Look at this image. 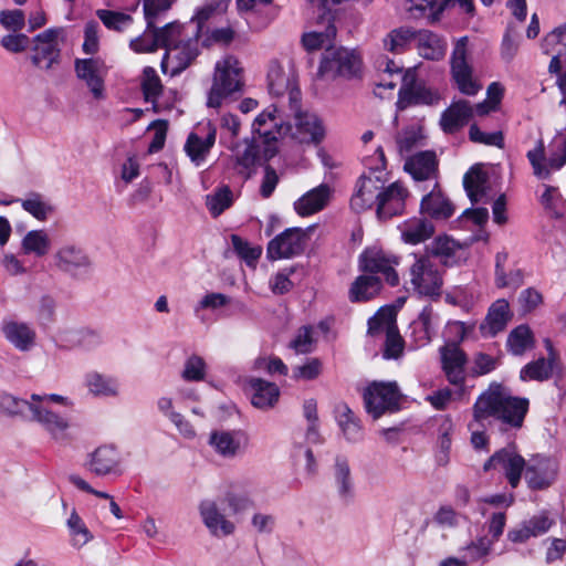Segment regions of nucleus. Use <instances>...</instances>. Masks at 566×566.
<instances>
[{"label": "nucleus", "instance_id": "37998d69", "mask_svg": "<svg viewBox=\"0 0 566 566\" xmlns=\"http://www.w3.org/2000/svg\"><path fill=\"white\" fill-rule=\"evenodd\" d=\"M459 250L457 242L448 237L436 238L428 248V255L430 259H439L444 266L453 265L455 254Z\"/></svg>", "mask_w": 566, "mask_h": 566}, {"label": "nucleus", "instance_id": "4d7b16f0", "mask_svg": "<svg viewBox=\"0 0 566 566\" xmlns=\"http://www.w3.org/2000/svg\"><path fill=\"white\" fill-rule=\"evenodd\" d=\"M443 0H406L405 9L412 18H420L426 14L427 11L430 14H437L441 12V2Z\"/></svg>", "mask_w": 566, "mask_h": 566}, {"label": "nucleus", "instance_id": "c756f323", "mask_svg": "<svg viewBox=\"0 0 566 566\" xmlns=\"http://www.w3.org/2000/svg\"><path fill=\"white\" fill-rule=\"evenodd\" d=\"M2 332L6 339L21 352L30 350L35 344L36 333L27 323L6 322Z\"/></svg>", "mask_w": 566, "mask_h": 566}, {"label": "nucleus", "instance_id": "423d86ee", "mask_svg": "<svg viewBox=\"0 0 566 566\" xmlns=\"http://www.w3.org/2000/svg\"><path fill=\"white\" fill-rule=\"evenodd\" d=\"M360 61L345 48H326L317 76L322 78L352 77L359 71Z\"/></svg>", "mask_w": 566, "mask_h": 566}, {"label": "nucleus", "instance_id": "473e14b6", "mask_svg": "<svg viewBox=\"0 0 566 566\" xmlns=\"http://www.w3.org/2000/svg\"><path fill=\"white\" fill-rule=\"evenodd\" d=\"M416 40L418 53L423 59L438 61L444 56L447 43L433 32L419 30Z\"/></svg>", "mask_w": 566, "mask_h": 566}, {"label": "nucleus", "instance_id": "f704fd0d", "mask_svg": "<svg viewBox=\"0 0 566 566\" xmlns=\"http://www.w3.org/2000/svg\"><path fill=\"white\" fill-rule=\"evenodd\" d=\"M216 142V129L210 128L207 136L201 138L196 133H190L185 144V150L191 161L197 166L200 165Z\"/></svg>", "mask_w": 566, "mask_h": 566}, {"label": "nucleus", "instance_id": "ea45409f", "mask_svg": "<svg viewBox=\"0 0 566 566\" xmlns=\"http://www.w3.org/2000/svg\"><path fill=\"white\" fill-rule=\"evenodd\" d=\"M417 31L410 27H399L391 30L384 39L382 46L394 54H401L407 51L410 43L416 40Z\"/></svg>", "mask_w": 566, "mask_h": 566}, {"label": "nucleus", "instance_id": "864d4df0", "mask_svg": "<svg viewBox=\"0 0 566 566\" xmlns=\"http://www.w3.org/2000/svg\"><path fill=\"white\" fill-rule=\"evenodd\" d=\"M206 205L210 213L218 217L232 205V191L229 187H222L214 193L207 196Z\"/></svg>", "mask_w": 566, "mask_h": 566}, {"label": "nucleus", "instance_id": "20e7f679", "mask_svg": "<svg viewBox=\"0 0 566 566\" xmlns=\"http://www.w3.org/2000/svg\"><path fill=\"white\" fill-rule=\"evenodd\" d=\"M366 410L374 419L400 409L402 395L396 381H373L364 391Z\"/></svg>", "mask_w": 566, "mask_h": 566}, {"label": "nucleus", "instance_id": "f257e3e1", "mask_svg": "<svg viewBox=\"0 0 566 566\" xmlns=\"http://www.w3.org/2000/svg\"><path fill=\"white\" fill-rule=\"evenodd\" d=\"M527 398L515 397L501 385H491L483 391L473 405V421L470 428L482 424L486 419L500 421L511 429H521L528 411Z\"/></svg>", "mask_w": 566, "mask_h": 566}, {"label": "nucleus", "instance_id": "39448f33", "mask_svg": "<svg viewBox=\"0 0 566 566\" xmlns=\"http://www.w3.org/2000/svg\"><path fill=\"white\" fill-rule=\"evenodd\" d=\"M262 140L256 136L245 137L242 140L231 143L228 148L231 151L229 160L235 172L242 180L250 179L262 160L268 161L263 156Z\"/></svg>", "mask_w": 566, "mask_h": 566}, {"label": "nucleus", "instance_id": "b1692460", "mask_svg": "<svg viewBox=\"0 0 566 566\" xmlns=\"http://www.w3.org/2000/svg\"><path fill=\"white\" fill-rule=\"evenodd\" d=\"M269 90L272 95L282 96L289 94L290 106L294 107L301 102V92L296 87L295 77L292 72H285L280 65H272L269 74Z\"/></svg>", "mask_w": 566, "mask_h": 566}, {"label": "nucleus", "instance_id": "bf43d9fd", "mask_svg": "<svg viewBox=\"0 0 566 566\" xmlns=\"http://www.w3.org/2000/svg\"><path fill=\"white\" fill-rule=\"evenodd\" d=\"M0 24L12 32H19L25 27V15L20 9L0 11Z\"/></svg>", "mask_w": 566, "mask_h": 566}, {"label": "nucleus", "instance_id": "0e129e2a", "mask_svg": "<svg viewBox=\"0 0 566 566\" xmlns=\"http://www.w3.org/2000/svg\"><path fill=\"white\" fill-rule=\"evenodd\" d=\"M231 240L235 252L248 263L256 261L260 258L262 253L260 247H251L248 241L241 239L239 235H232Z\"/></svg>", "mask_w": 566, "mask_h": 566}, {"label": "nucleus", "instance_id": "393cba45", "mask_svg": "<svg viewBox=\"0 0 566 566\" xmlns=\"http://www.w3.org/2000/svg\"><path fill=\"white\" fill-rule=\"evenodd\" d=\"M247 443L248 439L241 431H213L209 437V444L223 458H234Z\"/></svg>", "mask_w": 566, "mask_h": 566}, {"label": "nucleus", "instance_id": "69168bd1", "mask_svg": "<svg viewBox=\"0 0 566 566\" xmlns=\"http://www.w3.org/2000/svg\"><path fill=\"white\" fill-rule=\"evenodd\" d=\"M98 24L95 21H88L84 29V42L82 49L85 54L93 55L97 53L99 49L98 41Z\"/></svg>", "mask_w": 566, "mask_h": 566}, {"label": "nucleus", "instance_id": "13d9d810", "mask_svg": "<svg viewBox=\"0 0 566 566\" xmlns=\"http://www.w3.org/2000/svg\"><path fill=\"white\" fill-rule=\"evenodd\" d=\"M175 0H143L144 15L147 28L153 29L157 18L168 11Z\"/></svg>", "mask_w": 566, "mask_h": 566}, {"label": "nucleus", "instance_id": "9d476101", "mask_svg": "<svg viewBox=\"0 0 566 566\" xmlns=\"http://www.w3.org/2000/svg\"><path fill=\"white\" fill-rule=\"evenodd\" d=\"M410 283L418 294L433 297L440 296L443 280L433 260L422 256L410 268Z\"/></svg>", "mask_w": 566, "mask_h": 566}, {"label": "nucleus", "instance_id": "338daca9", "mask_svg": "<svg viewBox=\"0 0 566 566\" xmlns=\"http://www.w3.org/2000/svg\"><path fill=\"white\" fill-rule=\"evenodd\" d=\"M30 401L19 399L10 394L0 392V409L9 415H20L29 408Z\"/></svg>", "mask_w": 566, "mask_h": 566}, {"label": "nucleus", "instance_id": "e433bc0d", "mask_svg": "<svg viewBox=\"0 0 566 566\" xmlns=\"http://www.w3.org/2000/svg\"><path fill=\"white\" fill-rule=\"evenodd\" d=\"M510 321V306L505 300H497L489 310L485 324L481 325L484 334L491 336L503 331Z\"/></svg>", "mask_w": 566, "mask_h": 566}, {"label": "nucleus", "instance_id": "6e6d98bb", "mask_svg": "<svg viewBox=\"0 0 566 566\" xmlns=\"http://www.w3.org/2000/svg\"><path fill=\"white\" fill-rule=\"evenodd\" d=\"M542 48L545 54L563 50L566 54V23L555 28L542 41Z\"/></svg>", "mask_w": 566, "mask_h": 566}, {"label": "nucleus", "instance_id": "c03bdc74", "mask_svg": "<svg viewBox=\"0 0 566 566\" xmlns=\"http://www.w3.org/2000/svg\"><path fill=\"white\" fill-rule=\"evenodd\" d=\"M201 518L210 530L233 531L235 525L228 521L213 501H203L199 506Z\"/></svg>", "mask_w": 566, "mask_h": 566}, {"label": "nucleus", "instance_id": "f8f14e48", "mask_svg": "<svg viewBox=\"0 0 566 566\" xmlns=\"http://www.w3.org/2000/svg\"><path fill=\"white\" fill-rule=\"evenodd\" d=\"M440 99L441 95L437 90L427 86L422 81H418L413 72H406L397 102L399 109H405L411 105L431 106L438 104Z\"/></svg>", "mask_w": 566, "mask_h": 566}, {"label": "nucleus", "instance_id": "7ed1b4c3", "mask_svg": "<svg viewBox=\"0 0 566 566\" xmlns=\"http://www.w3.org/2000/svg\"><path fill=\"white\" fill-rule=\"evenodd\" d=\"M396 316L395 307L385 306L368 321V334L374 336L384 333L386 335L382 353L386 359H398L405 348V342L397 328Z\"/></svg>", "mask_w": 566, "mask_h": 566}, {"label": "nucleus", "instance_id": "a18cd8bd", "mask_svg": "<svg viewBox=\"0 0 566 566\" xmlns=\"http://www.w3.org/2000/svg\"><path fill=\"white\" fill-rule=\"evenodd\" d=\"M486 174L478 166L472 167L463 177L464 189L472 203L478 202L485 193Z\"/></svg>", "mask_w": 566, "mask_h": 566}, {"label": "nucleus", "instance_id": "cd10ccee", "mask_svg": "<svg viewBox=\"0 0 566 566\" xmlns=\"http://www.w3.org/2000/svg\"><path fill=\"white\" fill-rule=\"evenodd\" d=\"M474 114L470 102L459 99L453 102L441 115L440 125L444 133H455L467 125Z\"/></svg>", "mask_w": 566, "mask_h": 566}, {"label": "nucleus", "instance_id": "5fc2aeb1", "mask_svg": "<svg viewBox=\"0 0 566 566\" xmlns=\"http://www.w3.org/2000/svg\"><path fill=\"white\" fill-rule=\"evenodd\" d=\"M96 15L107 29L118 32L123 31L133 21L129 14L103 9L97 10Z\"/></svg>", "mask_w": 566, "mask_h": 566}, {"label": "nucleus", "instance_id": "2f4dec72", "mask_svg": "<svg viewBox=\"0 0 566 566\" xmlns=\"http://www.w3.org/2000/svg\"><path fill=\"white\" fill-rule=\"evenodd\" d=\"M380 190L377 181L370 177H361L358 181L357 190L350 199V207L356 212L370 209L375 202H378Z\"/></svg>", "mask_w": 566, "mask_h": 566}, {"label": "nucleus", "instance_id": "09e8293b", "mask_svg": "<svg viewBox=\"0 0 566 566\" xmlns=\"http://www.w3.org/2000/svg\"><path fill=\"white\" fill-rule=\"evenodd\" d=\"M507 346L513 355H523L534 346V335L527 325L515 327L507 337Z\"/></svg>", "mask_w": 566, "mask_h": 566}, {"label": "nucleus", "instance_id": "72a5a7b5", "mask_svg": "<svg viewBox=\"0 0 566 566\" xmlns=\"http://www.w3.org/2000/svg\"><path fill=\"white\" fill-rule=\"evenodd\" d=\"M318 22H327L325 31L307 32L302 36V44L307 51H315L323 46L328 48L332 40L336 36V27L333 23L331 12L324 13Z\"/></svg>", "mask_w": 566, "mask_h": 566}, {"label": "nucleus", "instance_id": "aec40b11", "mask_svg": "<svg viewBox=\"0 0 566 566\" xmlns=\"http://www.w3.org/2000/svg\"><path fill=\"white\" fill-rule=\"evenodd\" d=\"M408 190L399 181L392 182L389 187L381 190L378 195L377 217L380 220H387L399 214L405 209Z\"/></svg>", "mask_w": 566, "mask_h": 566}, {"label": "nucleus", "instance_id": "ddd939ff", "mask_svg": "<svg viewBox=\"0 0 566 566\" xmlns=\"http://www.w3.org/2000/svg\"><path fill=\"white\" fill-rule=\"evenodd\" d=\"M301 228H289L272 239L266 249L271 260L289 259L301 254L308 239V231Z\"/></svg>", "mask_w": 566, "mask_h": 566}, {"label": "nucleus", "instance_id": "49530a36", "mask_svg": "<svg viewBox=\"0 0 566 566\" xmlns=\"http://www.w3.org/2000/svg\"><path fill=\"white\" fill-rule=\"evenodd\" d=\"M86 386L94 396L115 397L118 395L117 380L99 373H91L86 376Z\"/></svg>", "mask_w": 566, "mask_h": 566}, {"label": "nucleus", "instance_id": "c9c22d12", "mask_svg": "<svg viewBox=\"0 0 566 566\" xmlns=\"http://www.w3.org/2000/svg\"><path fill=\"white\" fill-rule=\"evenodd\" d=\"M335 417L344 437L348 441H357L361 438V426L353 410L345 402L335 406Z\"/></svg>", "mask_w": 566, "mask_h": 566}, {"label": "nucleus", "instance_id": "412c9836", "mask_svg": "<svg viewBox=\"0 0 566 566\" xmlns=\"http://www.w3.org/2000/svg\"><path fill=\"white\" fill-rule=\"evenodd\" d=\"M557 475L556 463L544 457L532 458L525 469V480L531 489L543 490L548 488Z\"/></svg>", "mask_w": 566, "mask_h": 566}, {"label": "nucleus", "instance_id": "e2e57ef3", "mask_svg": "<svg viewBox=\"0 0 566 566\" xmlns=\"http://www.w3.org/2000/svg\"><path fill=\"white\" fill-rule=\"evenodd\" d=\"M0 44L4 50L11 53H21L28 49L30 39L24 33L14 32L2 36Z\"/></svg>", "mask_w": 566, "mask_h": 566}, {"label": "nucleus", "instance_id": "6e6552de", "mask_svg": "<svg viewBox=\"0 0 566 566\" xmlns=\"http://www.w3.org/2000/svg\"><path fill=\"white\" fill-rule=\"evenodd\" d=\"M60 38H64L63 28H50L33 38L31 62L35 67L48 71L60 63Z\"/></svg>", "mask_w": 566, "mask_h": 566}, {"label": "nucleus", "instance_id": "f3484780", "mask_svg": "<svg viewBox=\"0 0 566 566\" xmlns=\"http://www.w3.org/2000/svg\"><path fill=\"white\" fill-rule=\"evenodd\" d=\"M29 410L32 413V420L41 427L56 441L69 439L70 421L50 409L46 405L30 402Z\"/></svg>", "mask_w": 566, "mask_h": 566}, {"label": "nucleus", "instance_id": "2eb2a0df", "mask_svg": "<svg viewBox=\"0 0 566 566\" xmlns=\"http://www.w3.org/2000/svg\"><path fill=\"white\" fill-rule=\"evenodd\" d=\"M484 471L491 469L501 470L509 481V484L515 489L520 484L523 471L526 469L524 458L517 453L514 446H509L496 451L483 465Z\"/></svg>", "mask_w": 566, "mask_h": 566}, {"label": "nucleus", "instance_id": "4be33fe9", "mask_svg": "<svg viewBox=\"0 0 566 566\" xmlns=\"http://www.w3.org/2000/svg\"><path fill=\"white\" fill-rule=\"evenodd\" d=\"M405 170L416 180L434 179L439 175V161L434 151L426 150L410 156L405 161Z\"/></svg>", "mask_w": 566, "mask_h": 566}, {"label": "nucleus", "instance_id": "4c0bfd02", "mask_svg": "<svg viewBox=\"0 0 566 566\" xmlns=\"http://www.w3.org/2000/svg\"><path fill=\"white\" fill-rule=\"evenodd\" d=\"M381 289V281L374 275H359L352 284L348 297L352 302H365L375 297Z\"/></svg>", "mask_w": 566, "mask_h": 566}, {"label": "nucleus", "instance_id": "58836bf2", "mask_svg": "<svg viewBox=\"0 0 566 566\" xmlns=\"http://www.w3.org/2000/svg\"><path fill=\"white\" fill-rule=\"evenodd\" d=\"M434 232L433 224L424 218L406 221L401 228V238L406 243L418 244L429 239Z\"/></svg>", "mask_w": 566, "mask_h": 566}, {"label": "nucleus", "instance_id": "0eeeda50", "mask_svg": "<svg viewBox=\"0 0 566 566\" xmlns=\"http://www.w3.org/2000/svg\"><path fill=\"white\" fill-rule=\"evenodd\" d=\"M291 129L289 124L279 123L276 108L269 107L256 116L252 124V136L262 140L263 156L265 159L273 158L277 153V138L287 134Z\"/></svg>", "mask_w": 566, "mask_h": 566}, {"label": "nucleus", "instance_id": "1a4fd4ad", "mask_svg": "<svg viewBox=\"0 0 566 566\" xmlns=\"http://www.w3.org/2000/svg\"><path fill=\"white\" fill-rule=\"evenodd\" d=\"M468 36L459 39L451 55V75L462 94L473 96L481 90V84L473 78L472 65L468 62Z\"/></svg>", "mask_w": 566, "mask_h": 566}, {"label": "nucleus", "instance_id": "a878e982", "mask_svg": "<svg viewBox=\"0 0 566 566\" xmlns=\"http://www.w3.org/2000/svg\"><path fill=\"white\" fill-rule=\"evenodd\" d=\"M420 212L436 220L449 219L454 213L453 203L442 193L438 181L434 182L432 190L423 196Z\"/></svg>", "mask_w": 566, "mask_h": 566}, {"label": "nucleus", "instance_id": "774afa93", "mask_svg": "<svg viewBox=\"0 0 566 566\" xmlns=\"http://www.w3.org/2000/svg\"><path fill=\"white\" fill-rule=\"evenodd\" d=\"M156 41H158V39H155L153 30L146 29V32L143 35L130 41L129 46L137 53L153 52L158 48Z\"/></svg>", "mask_w": 566, "mask_h": 566}, {"label": "nucleus", "instance_id": "f03ea898", "mask_svg": "<svg viewBox=\"0 0 566 566\" xmlns=\"http://www.w3.org/2000/svg\"><path fill=\"white\" fill-rule=\"evenodd\" d=\"M242 87L243 82L239 62L233 56H227L216 64L207 105L209 107H220L226 99L232 97L235 93H241Z\"/></svg>", "mask_w": 566, "mask_h": 566}, {"label": "nucleus", "instance_id": "680f3d73", "mask_svg": "<svg viewBox=\"0 0 566 566\" xmlns=\"http://www.w3.org/2000/svg\"><path fill=\"white\" fill-rule=\"evenodd\" d=\"M206 364L203 359L197 355L190 356L182 371V378L188 381H199L205 378Z\"/></svg>", "mask_w": 566, "mask_h": 566}, {"label": "nucleus", "instance_id": "bb28decb", "mask_svg": "<svg viewBox=\"0 0 566 566\" xmlns=\"http://www.w3.org/2000/svg\"><path fill=\"white\" fill-rule=\"evenodd\" d=\"M442 367L448 380L455 386L463 385L465 375L464 366L467 364V355L455 344L444 346L441 349Z\"/></svg>", "mask_w": 566, "mask_h": 566}, {"label": "nucleus", "instance_id": "7c9ffc66", "mask_svg": "<svg viewBox=\"0 0 566 566\" xmlns=\"http://www.w3.org/2000/svg\"><path fill=\"white\" fill-rule=\"evenodd\" d=\"M331 188L323 184L307 191L295 203L294 208L300 216H310L322 210L328 202Z\"/></svg>", "mask_w": 566, "mask_h": 566}, {"label": "nucleus", "instance_id": "79ce46f5", "mask_svg": "<svg viewBox=\"0 0 566 566\" xmlns=\"http://www.w3.org/2000/svg\"><path fill=\"white\" fill-rule=\"evenodd\" d=\"M198 50L191 41L175 45L172 50H168L161 61V67L165 71L169 60L177 61L176 70L172 73L185 70L197 56Z\"/></svg>", "mask_w": 566, "mask_h": 566}, {"label": "nucleus", "instance_id": "4468645a", "mask_svg": "<svg viewBox=\"0 0 566 566\" xmlns=\"http://www.w3.org/2000/svg\"><path fill=\"white\" fill-rule=\"evenodd\" d=\"M294 112V125H289L291 129L287 134L300 144H319L325 136V128L317 115L308 112H302L300 103L291 107Z\"/></svg>", "mask_w": 566, "mask_h": 566}, {"label": "nucleus", "instance_id": "603ef678", "mask_svg": "<svg viewBox=\"0 0 566 566\" xmlns=\"http://www.w3.org/2000/svg\"><path fill=\"white\" fill-rule=\"evenodd\" d=\"M424 136L422 127L419 125H411L397 135L396 143L399 153L405 154L421 145Z\"/></svg>", "mask_w": 566, "mask_h": 566}, {"label": "nucleus", "instance_id": "6ab92c4d", "mask_svg": "<svg viewBox=\"0 0 566 566\" xmlns=\"http://www.w3.org/2000/svg\"><path fill=\"white\" fill-rule=\"evenodd\" d=\"M76 76L85 82L95 98H102L104 92L105 64L101 59H76L74 62Z\"/></svg>", "mask_w": 566, "mask_h": 566}, {"label": "nucleus", "instance_id": "9b49d317", "mask_svg": "<svg viewBox=\"0 0 566 566\" xmlns=\"http://www.w3.org/2000/svg\"><path fill=\"white\" fill-rule=\"evenodd\" d=\"M554 147L547 163H545V149L542 139L537 142L534 149L527 151V159L537 179H548L553 170H559L566 165V137L555 140Z\"/></svg>", "mask_w": 566, "mask_h": 566}, {"label": "nucleus", "instance_id": "a211bd4d", "mask_svg": "<svg viewBox=\"0 0 566 566\" xmlns=\"http://www.w3.org/2000/svg\"><path fill=\"white\" fill-rule=\"evenodd\" d=\"M53 259L59 271L74 277L86 272L92 265L86 252L75 244L62 245L54 253Z\"/></svg>", "mask_w": 566, "mask_h": 566}, {"label": "nucleus", "instance_id": "5701e85b", "mask_svg": "<svg viewBox=\"0 0 566 566\" xmlns=\"http://www.w3.org/2000/svg\"><path fill=\"white\" fill-rule=\"evenodd\" d=\"M395 260L386 256V254L378 249H367L359 258V268L364 272L382 273L389 284H398V274L394 270L392 264Z\"/></svg>", "mask_w": 566, "mask_h": 566}, {"label": "nucleus", "instance_id": "a19ab883", "mask_svg": "<svg viewBox=\"0 0 566 566\" xmlns=\"http://www.w3.org/2000/svg\"><path fill=\"white\" fill-rule=\"evenodd\" d=\"M334 480L338 495L344 501H349L354 495V480L347 459L337 457L334 464Z\"/></svg>", "mask_w": 566, "mask_h": 566}, {"label": "nucleus", "instance_id": "c85d7f7f", "mask_svg": "<svg viewBox=\"0 0 566 566\" xmlns=\"http://www.w3.org/2000/svg\"><path fill=\"white\" fill-rule=\"evenodd\" d=\"M251 389V403L259 409H271L280 398V389L274 382L261 378H251L249 380Z\"/></svg>", "mask_w": 566, "mask_h": 566}, {"label": "nucleus", "instance_id": "8fccbe9b", "mask_svg": "<svg viewBox=\"0 0 566 566\" xmlns=\"http://www.w3.org/2000/svg\"><path fill=\"white\" fill-rule=\"evenodd\" d=\"M554 367V361L542 357L524 366L521 370L520 377L522 380H547L552 377Z\"/></svg>", "mask_w": 566, "mask_h": 566}, {"label": "nucleus", "instance_id": "052dcab7", "mask_svg": "<svg viewBox=\"0 0 566 566\" xmlns=\"http://www.w3.org/2000/svg\"><path fill=\"white\" fill-rule=\"evenodd\" d=\"M155 35V39H158L157 45L163 46L168 50H172L175 45H177L176 38L179 33V27L175 23H168L161 29H156L155 27L151 29Z\"/></svg>", "mask_w": 566, "mask_h": 566}, {"label": "nucleus", "instance_id": "dca6fc26", "mask_svg": "<svg viewBox=\"0 0 566 566\" xmlns=\"http://www.w3.org/2000/svg\"><path fill=\"white\" fill-rule=\"evenodd\" d=\"M120 453L112 444H103L87 454L84 464L87 471L96 476H106L120 473Z\"/></svg>", "mask_w": 566, "mask_h": 566}, {"label": "nucleus", "instance_id": "3c124183", "mask_svg": "<svg viewBox=\"0 0 566 566\" xmlns=\"http://www.w3.org/2000/svg\"><path fill=\"white\" fill-rule=\"evenodd\" d=\"M140 86L145 101L153 104L157 102L164 88L156 70L151 66H146L143 70Z\"/></svg>", "mask_w": 566, "mask_h": 566}, {"label": "nucleus", "instance_id": "de8ad7c7", "mask_svg": "<svg viewBox=\"0 0 566 566\" xmlns=\"http://www.w3.org/2000/svg\"><path fill=\"white\" fill-rule=\"evenodd\" d=\"M21 247L25 254L34 253L36 256H43L50 250L51 240L45 231L31 230L22 239Z\"/></svg>", "mask_w": 566, "mask_h": 566}]
</instances>
